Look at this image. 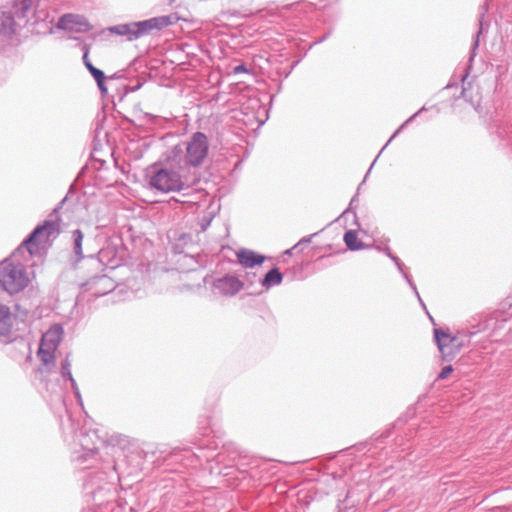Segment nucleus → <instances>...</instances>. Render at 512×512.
Masks as SVG:
<instances>
[{
  "mask_svg": "<svg viewBox=\"0 0 512 512\" xmlns=\"http://www.w3.org/2000/svg\"><path fill=\"white\" fill-rule=\"evenodd\" d=\"M165 160L166 166L154 163L149 167L147 177L150 188L162 193L180 192L189 188L190 173L172 162L167 151Z\"/></svg>",
  "mask_w": 512,
  "mask_h": 512,
  "instance_id": "nucleus-1",
  "label": "nucleus"
},
{
  "mask_svg": "<svg viewBox=\"0 0 512 512\" xmlns=\"http://www.w3.org/2000/svg\"><path fill=\"white\" fill-rule=\"evenodd\" d=\"M208 151V138L200 130L193 133L189 140L167 150L169 159L190 174L192 169H196L203 164Z\"/></svg>",
  "mask_w": 512,
  "mask_h": 512,
  "instance_id": "nucleus-2",
  "label": "nucleus"
},
{
  "mask_svg": "<svg viewBox=\"0 0 512 512\" xmlns=\"http://www.w3.org/2000/svg\"><path fill=\"white\" fill-rule=\"evenodd\" d=\"M120 480V473L118 471V464L113 461L101 469L96 468L89 471L83 480V487L87 494H90L93 499L104 491H110L111 486Z\"/></svg>",
  "mask_w": 512,
  "mask_h": 512,
  "instance_id": "nucleus-3",
  "label": "nucleus"
},
{
  "mask_svg": "<svg viewBox=\"0 0 512 512\" xmlns=\"http://www.w3.org/2000/svg\"><path fill=\"white\" fill-rule=\"evenodd\" d=\"M29 284L26 268L7 258L0 263V286L9 294L23 291Z\"/></svg>",
  "mask_w": 512,
  "mask_h": 512,
  "instance_id": "nucleus-4",
  "label": "nucleus"
},
{
  "mask_svg": "<svg viewBox=\"0 0 512 512\" xmlns=\"http://www.w3.org/2000/svg\"><path fill=\"white\" fill-rule=\"evenodd\" d=\"M60 221L61 219L57 217L56 219H46L38 224L23 240L21 245L15 249L12 257L15 258L23 249H25L30 256L33 255L34 247L37 248L41 241L48 240L52 235L60 232Z\"/></svg>",
  "mask_w": 512,
  "mask_h": 512,
  "instance_id": "nucleus-5",
  "label": "nucleus"
},
{
  "mask_svg": "<svg viewBox=\"0 0 512 512\" xmlns=\"http://www.w3.org/2000/svg\"><path fill=\"white\" fill-rule=\"evenodd\" d=\"M71 240H72V250L73 255L70 259L71 264L73 267H76L82 260L87 261V265L91 267H95L99 269L100 271L104 270V264L102 260L99 258L98 253L95 251H89V249H86V253H84L83 250V240H84V234L80 229H75L71 233Z\"/></svg>",
  "mask_w": 512,
  "mask_h": 512,
  "instance_id": "nucleus-6",
  "label": "nucleus"
},
{
  "mask_svg": "<svg viewBox=\"0 0 512 512\" xmlns=\"http://www.w3.org/2000/svg\"><path fill=\"white\" fill-rule=\"evenodd\" d=\"M178 17L175 14L153 17L147 20L133 22L135 30V39L149 34L153 30H161L177 22Z\"/></svg>",
  "mask_w": 512,
  "mask_h": 512,
  "instance_id": "nucleus-7",
  "label": "nucleus"
},
{
  "mask_svg": "<svg viewBox=\"0 0 512 512\" xmlns=\"http://www.w3.org/2000/svg\"><path fill=\"white\" fill-rule=\"evenodd\" d=\"M211 286L214 290L218 291L220 295L225 297H233L244 289V284L241 279L230 273L214 278L211 282Z\"/></svg>",
  "mask_w": 512,
  "mask_h": 512,
  "instance_id": "nucleus-8",
  "label": "nucleus"
},
{
  "mask_svg": "<svg viewBox=\"0 0 512 512\" xmlns=\"http://www.w3.org/2000/svg\"><path fill=\"white\" fill-rule=\"evenodd\" d=\"M113 142L111 134L108 130H95V136L93 139L92 157L95 161L99 162L100 166L98 169H102L105 161L96 157L99 152L106 151V153L112 155L113 153Z\"/></svg>",
  "mask_w": 512,
  "mask_h": 512,
  "instance_id": "nucleus-9",
  "label": "nucleus"
},
{
  "mask_svg": "<svg viewBox=\"0 0 512 512\" xmlns=\"http://www.w3.org/2000/svg\"><path fill=\"white\" fill-rule=\"evenodd\" d=\"M57 28L81 33L89 31L91 29V25L84 16L77 14H64L59 18Z\"/></svg>",
  "mask_w": 512,
  "mask_h": 512,
  "instance_id": "nucleus-10",
  "label": "nucleus"
},
{
  "mask_svg": "<svg viewBox=\"0 0 512 512\" xmlns=\"http://www.w3.org/2000/svg\"><path fill=\"white\" fill-rule=\"evenodd\" d=\"M433 338L443 361L451 362L458 355V353H454V347L448 342L449 332L442 328H434Z\"/></svg>",
  "mask_w": 512,
  "mask_h": 512,
  "instance_id": "nucleus-11",
  "label": "nucleus"
},
{
  "mask_svg": "<svg viewBox=\"0 0 512 512\" xmlns=\"http://www.w3.org/2000/svg\"><path fill=\"white\" fill-rule=\"evenodd\" d=\"M236 258L238 263L246 269L261 266L266 260L265 255L247 248L239 249L236 252Z\"/></svg>",
  "mask_w": 512,
  "mask_h": 512,
  "instance_id": "nucleus-12",
  "label": "nucleus"
},
{
  "mask_svg": "<svg viewBox=\"0 0 512 512\" xmlns=\"http://www.w3.org/2000/svg\"><path fill=\"white\" fill-rule=\"evenodd\" d=\"M13 340L10 309L6 305L0 304V341L3 343H11Z\"/></svg>",
  "mask_w": 512,
  "mask_h": 512,
  "instance_id": "nucleus-13",
  "label": "nucleus"
},
{
  "mask_svg": "<svg viewBox=\"0 0 512 512\" xmlns=\"http://www.w3.org/2000/svg\"><path fill=\"white\" fill-rule=\"evenodd\" d=\"M81 448L82 454L78 456V460L85 462L88 458H94L98 454V447L93 444L89 446V440H91L92 436H96L95 431L89 433H80L79 435H75Z\"/></svg>",
  "mask_w": 512,
  "mask_h": 512,
  "instance_id": "nucleus-14",
  "label": "nucleus"
},
{
  "mask_svg": "<svg viewBox=\"0 0 512 512\" xmlns=\"http://www.w3.org/2000/svg\"><path fill=\"white\" fill-rule=\"evenodd\" d=\"M14 33L15 21L11 12L0 11V42H7Z\"/></svg>",
  "mask_w": 512,
  "mask_h": 512,
  "instance_id": "nucleus-15",
  "label": "nucleus"
},
{
  "mask_svg": "<svg viewBox=\"0 0 512 512\" xmlns=\"http://www.w3.org/2000/svg\"><path fill=\"white\" fill-rule=\"evenodd\" d=\"M63 334V327L59 324H55L43 335L41 344L52 349H57L62 341Z\"/></svg>",
  "mask_w": 512,
  "mask_h": 512,
  "instance_id": "nucleus-16",
  "label": "nucleus"
},
{
  "mask_svg": "<svg viewBox=\"0 0 512 512\" xmlns=\"http://www.w3.org/2000/svg\"><path fill=\"white\" fill-rule=\"evenodd\" d=\"M283 281V274L277 266L268 270L263 277L260 278V286L265 290H269L278 286Z\"/></svg>",
  "mask_w": 512,
  "mask_h": 512,
  "instance_id": "nucleus-17",
  "label": "nucleus"
},
{
  "mask_svg": "<svg viewBox=\"0 0 512 512\" xmlns=\"http://www.w3.org/2000/svg\"><path fill=\"white\" fill-rule=\"evenodd\" d=\"M210 419L208 416H203L199 418L198 421V432L199 436H195L194 444L198 446L199 449L210 448L211 443L209 441L201 440L200 437L205 438L209 435L210 432Z\"/></svg>",
  "mask_w": 512,
  "mask_h": 512,
  "instance_id": "nucleus-18",
  "label": "nucleus"
},
{
  "mask_svg": "<svg viewBox=\"0 0 512 512\" xmlns=\"http://www.w3.org/2000/svg\"><path fill=\"white\" fill-rule=\"evenodd\" d=\"M260 278L256 272H245L241 281L244 284V288L249 290V295H260L262 293Z\"/></svg>",
  "mask_w": 512,
  "mask_h": 512,
  "instance_id": "nucleus-19",
  "label": "nucleus"
},
{
  "mask_svg": "<svg viewBox=\"0 0 512 512\" xmlns=\"http://www.w3.org/2000/svg\"><path fill=\"white\" fill-rule=\"evenodd\" d=\"M343 241H344L347 249L350 251H360V250H364V249L370 247L369 245L365 244L363 241L359 240L357 231L353 230V229L347 230L344 233Z\"/></svg>",
  "mask_w": 512,
  "mask_h": 512,
  "instance_id": "nucleus-20",
  "label": "nucleus"
},
{
  "mask_svg": "<svg viewBox=\"0 0 512 512\" xmlns=\"http://www.w3.org/2000/svg\"><path fill=\"white\" fill-rule=\"evenodd\" d=\"M493 140H497L499 147L506 150L512 158V130H495Z\"/></svg>",
  "mask_w": 512,
  "mask_h": 512,
  "instance_id": "nucleus-21",
  "label": "nucleus"
},
{
  "mask_svg": "<svg viewBox=\"0 0 512 512\" xmlns=\"http://www.w3.org/2000/svg\"><path fill=\"white\" fill-rule=\"evenodd\" d=\"M83 62L85 64V66L87 67V69L90 71V73L93 75L94 79L96 80L99 89L102 92H105L106 88L104 87V80H105L104 72L101 71L100 69L94 67L91 64V62L88 60V49L87 48L85 49V52L83 55Z\"/></svg>",
  "mask_w": 512,
  "mask_h": 512,
  "instance_id": "nucleus-22",
  "label": "nucleus"
},
{
  "mask_svg": "<svg viewBox=\"0 0 512 512\" xmlns=\"http://www.w3.org/2000/svg\"><path fill=\"white\" fill-rule=\"evenodd\" d=\"M107 446H111L112 448H119L120 450H124L126 446L129 444V439L126 435L113 433L105 440H103Z\"/></svg>",
  "mask_w": 512,
  "mask_h": 512,
  "instance_id": "nucleus-23",
  "label": "nucleus"
},
{
  "mask_svg": "<svg viewBox=\"0 0 512 512\" xmlns=\"http://www.w3.org/2000/svg\"><path fill=\"white\" fill-rule=\"evenodd\" d=\"M56 349H52L50 347H46L43 344H40L38 350V356L41 362L48 367L49 365H54V352Z\"/></svg>",
  "mask_w": 512,
  "mask_h": 512,
  "instance_id": "nucleus-24",
  "label": "nucleus"
},
{
  "mask_svg": "<svg viewBox=\"0 0 512 512\" xmlns=\"http://www.w3.org/2000/svg\"><path fill=\"white\" fill-rule=\"evenodd\" d=\"M96 283L106 284L105 290L99 292L100 295H104L108 291H111L113 289V284H112L111 279L105 274L95 275V276L91 277L90 280L84 284V286H91Z\"/></svg>",
  "mask_w": 512,
  "mask_h": 512,
  "instance_id": "nucleus-25",
  "label": "nucleus"
},
{
  "mask_svg": "<svg viewBox=\"0 0 512 512\" xmlns=\"http://www.w3.org/2000/svg\"><path fill=\"white\" fill-rule=\"evenodd\" d=\"M61 377L64 380H68L71 384V386H75L76 380L74 379L72 373H71V362L69 359V355H67L62 361H61V371H60Z\"/></svg>",
  "mask_w": 512,
  "mask_h": 512,
  "instance_id": "nucleus-26",
  "label": "nucleus"
},
{
  "mask_svg": "<svg viewBox=\"0 0 512 512\" xmlns=\"http://www.w3.org/2000/svg\"><path fill=\"white\" fill-rule=\"evenodd\" d=\"M16 13L19 17H27L33 6V0H13Z\"/></svg>",
  "mask_w": 512,
  "mask_h": 512,
  "instance_id": "nucleus-27",
  "label": "nucleus"
},
{
  "mask_svg": "<svg viewBox=\"0 0 512 512\" xmlns=\"http://www.w3.org/2000/svg\"><path fill=\"white\" fill-rule=\"evenodd\" d=\"M111 31L119 35H127L129 36V40L135 39V30L133 27V22L129 24L114 26L111 28Z\"/></svg>",
  "mask_w": 512,
  "mask_h": 512,
  "instance_id": "nucleus-28",
  "label": "nucleus"
},
{
  "mask_svg": "<svg viewBox=\"0 0 512 512\" xmlns=\"http://www.w3.org/2000/svg\"><path fill=\"white\" fill-rule=\"evenodd\" d=\"M177 243L173 246V251L175 253H183V246L187 245L188 242H192V235L187 233H181L178 236Z\"/></svg>",
  "mask_w": 512,
  "mask_h": 512,
  "instance_id": "nucleus-29",
  "label": "nucleus"
},
{
  "mask_svg": "<svg viewBox=\"0 0 512 512\" xmlns=\"http://www.w3.org/2000/svg\"><path fill=\"white\" fill-rule=\"evenodd\" d=\"M448 342L451 346L454 347V353L459 354L463 348L468 347L466 342H464L460 336H456L455 334L452 335L449 333Z\"/></svg>",
  "mask_w": 512,
  "mask_h": 512,
  "instance_id": "nucleus-30",
  "label": "nucleus"
},
{
  "mask_svg": "<svg viewBox=\"0 0 512 512\" xmlns=\"http://www.w3.org/2000/svg\"><path fill=\"white\" fill-rule=\"evenodd\" d=\"M492 321H494V318L488 317V316H484V317H481V319L478 321L477 324H472L471 328L474 331H477V333L484 332V331L489 329L490 322H492Z\"/></svg>",
  "mask_w": 512,
  "mask_h": 512,
  "instance_id": "nucleus-31",
  "label": "nucleus"
},
{
  "mask_svg": "<svg viewBox=\"0 0 512 512\" xmlns=\"http://www.w3.org/2000/svg\"><path fill=\"white\" fill-rule=\"evenodd\" d=\"M477 334V331H474L472 328H461L458 329L455 333L456 336H460L464 342H466L467 345L470 343V339Z\"/></svg>",
  "mask_w": 512,
  "mask_h": 512,
  "instance_id": "nucleus-32",
  "label": "nucleus"
},
{
  "mask_svg": "<svg viewBox=\"0 0 512 512\" xmlns=\"http://www.w3.org/2000/svg\"><path fill=\"white\" fill-rule=\"evenodd\" d=\"M392 428H388L386 429L385 431L381 432V433H374L372 435V437L370 438L369 442H372V441H376V442H382L384 439L390 437L391 435V432H392ZM368 444V441L364 442V443H361L360 445H367Z\"/></svg>",
  "mask_w": 512,
  "mask_h": 512,
  "instance_id": "nucleus-33",
  "label": "nucleus"
},
{
  "mask_svg": "<svg viewBox=\"0 0 512 512\" xmlns=\"http://www.w3.org/2000/svg\"><path fill=\"white\" fill-rule=\"evenodd\" d=\"M322 230L315 232L313 234H310L308 236H304L301 238L293 247L292 249H299V251H302L304 246L311 243L312 239L318 235Z\"/></svg>",
  "mask_w": 512,
  "mask_h": 512,
  "instance_id": "nucleus-34",
  "label": "nucleus"
},
{
  "mask_svg": "<svg viewBox=\"0 0 512 512\" xmlns=\"http://www.w3.org/2000/svg\"><path fill=\"white\" fill-rule=\"evenodd\" d=\"M401 130H395L394 134L388 139V141L386 142V144L382 147V149L379 151L378 155L376 156V158L374 159V161L372 162L369 170L367 171L366 175H368L372 169V167L374 166L375 162L377 161V159L380 157V155L382 154V152L387 148V146L398 136L399 132ZM367 176H365L366 178Z\"/></svg>",
  "mask_w": 512,
  "mask_h": 512,
  "instance_id": "nucleus-35",
  "label": "nucleus"
},
{
  "mask_svg": "<svg viewBox=\"0 0 512 512\" xmlns=\"http://www.w3.org/2000/svg\"><path fill=\"white\" fill-rule=\"evenodd\" d=\"M357 198H358V195H354L349 203V206L347 209H345L343 211V213L341 214L340 217H345L346 215H348L349 213H352L353 214V217H354V222L358 224V221H357V215H356V212L353 210V204L357 201Z\"/></svg>",
  "mask_w": 512,
  "mask_h": 512,
  "instance_id": "nucleus-36",
  "label": "nucleus"
},
{
  "mask_svg": "<svg viewBox=\"0 0 512 512\" xmlns=\"http://www.w3.org/2000/svg\"><path fill=\"white\" fill-rule=\"evenodd\" d=\"M454 371V368L451 364L445 365L439 374L437 375L436 380H444L446 379L452 372Z\"/></svg>",
  "mask_w": 512,
  "mask_h": 512,
  "instance_id": "nucleus-37",
  "label": "nucleus"
},
{
  "mask_svg": "<svg viewBox=\"0 0 512 512\" xmlns=\"http://www.w3.org/2000/svg\"><path fill=\"white\" fill-rule=\"evenodd\" d=\"M512 309V294L508 295L501 303L500 310L502 312H508Z\"/></svg>",
  "mask_w": 512,
  "mask_h": 512,
  "instance_id": "nucleus-38",
  "label": "nucleus"
},
{
  "mask_svg": "<svg viewBox=\"0 0 512 512\" xmlns=\"http://www.w3.org/2000/svg\"><path fill=\"white\" fill-rule=\"evenodd\" d=\"M400 274L402 275L403 279L407 282L409 287L412 289L414 294L418 295L417 287H416L415 283L413 282V280L411 279V276L406 271H404L403 273H400Z\"/></svg>",
  "mask_w": 512,
  "mask_h": 512,
  "instance_id": "nucleus-39",
  "label": "nucleus"
},
{
  "mask_svg": "<svg viewBox=\"0 0 512 512\" xmlns=\"http://www.w3.org/2000/svg\"><path fill=\"white\" fill-rule=\"evenodd\" d=\"M211 222H212V216L204 215L200 219V226H201L202 231H205L210 226Z\"/></svg>",
  "mask_w": 512,
  "mask_h": 512,
  "instance_id": "nucleus-40",
  "label": "nucleus"
},
{
  "mask_svg": "<svg viewBox=\"0 0 512 512\" xmlns=\"http://www.w3.org/2000/svg\"><path fill=\"white\" fill-rule=\"evenodd\" d=\"M71 388H72L73 393H74L77 401L79 402V404L83 405L81 393H80V390H79V387H78L77 383H75V386H71Z\"/></svg>",
  "mask_w": 512,
  "mask_h": 512,
  "instance_id": "nucleus-41",
  "label": "nucleus"
},
{
  "mask_svg": "<svg viewBox=\"0 0 512 512\" xmlns=\"http://www.w3.org/2000/svg\"><path fill=\"white\" fill-rule=\"evenodd\" d=\"M71 388H72L73 393H74L77 401L79 402V404L83 405L81 393H80V390H79V387H78L77 383H75V386H71Z\"/></svg>",
  "mask_w": 512,
  "mask_h": 512,
  "instance_id": "nucleus-42",
  "label": "nucleus"
},
{
  "mask_svg": "<svg viewBox=\"0 0 512 512\" xmlns=\"http://www.w3.org/2000/svg\"><path fill=\"white\" fill-rule=\"evenodd\" d=\"M248 68L244 64L237 65L233 68L234 74L247 73Z\"/></svg>",
  "mask_w": 512,
  "mask_h": 512,
  "instance_id": "nucleus-43",
  "label": "nucleus"
},
{
  "mask_svg": "<svg viewBox=\"0 0 512 512\" xmlns=\"http://www.w3.org/2000/svg\"><path fill=\"white\" fill-rule=\"evenodd\" d=\"M78 188H77V185L76 183H72L70 186H69V189H68V192L66 194V197H68L69 199L77 192Z\"/></svg>",
  "mask_w": 512,
  "mask_h": 512,
  "instance_id": "nucleus-44",
  "label": "nucleus"
},
{
  "mask_svg": "<svg viewBox=\"0 0 512 512\" xmlns=\"http://www.w3.org/2000/svg\"><path fill=\"white\" fill-rule=\"evenodd\" d=\"M388 257L391 259V261L396 265V263H398L399 261H401V259L394 255L393 253H388Z\"/></svg>",
  "mask_w": 512,
  "mask_h": 512,
  "instance_id": "nucleus-45",
  "label": "nucleus"
},
{
  "mask_svg": "<svg viewBox=\"0 0 512 512\" xmlns=\"http://www.w3.org/2000/svg\"><path fill=\"white\" fill-rule=\"evenodd\" d=\"M399 271V273H403L405 271V265L402 261H399L398 263H396L395 265Z\"/></svg>",
  "mask_w": 512,
  "mask_h": 512,
  "instance_id": "nucleus-46",
  "label": "nucleus"
},
{
  "mask_svg": "<svg viewBox=\"0 0 512 512\" xmlns=\"http://www.w3.org/2000/svg\"><path fill=\"white\" fill-rule=\"evenodd\" d=\"M377 249H378L379 251H381V252H384V253H385V255H386L387 257H388V253H392V252H391V250H390V248H389L388 246H386V247H384V248H383V247H380V246H377Z\"/></svg>",
  "mask_w": 512,
  "mask_h": 512,
  "instance_id": "nucleus-47",
  "label": "nucleus"
},
{
  "mask_svg": "<svg viewBox=\"0 0 512 512\" xmlns=\"http://www.w3.org/2000/svg\"><path fill=\"white\" fill-rule=\"evenodd\" d=\"M415 296L417 297V299H418V301H419V303H420V305H421L422 309H423L425 312H427V307H426L425 303L423 302V300H422V298H421L420 294L418 293V295H415Z\"/></svg>",
  "mask_w": 512,
  "mask_h": 512,
  "instance_id": "nucleus-48",
  "label": "nucleus"
},
{
  "mask_svg": "<svg viewBox=\"0 0 512 512\" xmlns=\"http://www.w3.org/2000/svg\"><path fill=\"white\" fill-rule=\"evenodd\" d=\"M418 114H419V112H418V113H416L415 115H413L412 117H410V118H409V119H408L404 124H402L399 128H400V129H403V128H404L407 124H409V123H410V122H411L415 117H417V116H418Z\"/></svg>",
  "mask_w": 512,
  "mask_h": 512,
  "instance_id": "nucleus-49",
  "label": "nucleus"
},
{
  "mask_svg": "<svg viewBox=\"0 0 512 512\" xmlns=\"http://www.w3.org/2000/svg\"><path fill=\"white\" fill-rule=\"evenodd\" d=\"M63 206H61L59 203L56 205V207L53 209L52 214H57L60 209H62Z\"/></svg>",
  "mask_w": 512,
  "mask_h": 512,
  "instance_id": "nucleus-50",
  "label": "nucleus"
},
{
  "mask_svg": "<svg viewBox=\"0 0 512 512\" xmlns=\"http://www.w3.org/2000/svg\"><path fill=\"white\" fill-rule=\"evenodd\" d=\"M294 250H295V249H292V247H291L290 249L285 250L284 254H285V255H288V256H291V255L293 254V251H294Z\"/></svg>",
  "mask_w": 512,
  "mask_h": 512,
  "instance_id": "nucleus-51",
  "label": "nucleus"
},
{
  "mask_svg": "<svg viewBox=\"0 0 512 512\" xmlns=\"http://www.w3.org/2000/svg\"><path fill=\"white\" fill-rule=\"evenodd\" d=\"M68 200H69V198L65 196V197H64V198L59 202V204H60L61 206H64V204H65Z\"/></svg>",
  "mask_w": 512,
  "mask_h": 512,
  "instance_id": "nucleus-52",
  "label": "nucleus"
},
{
  "mask_svg": "<svg viewBox=\"0 0 512 512\" xmlns=\"http://www.w3.org/2000/svg\"><path fill=\"white\" fill-rule=\"evenodd\" d=\"M426 314L428 315L430 321L435 324L434 318L430 315V313L427 311Z\"/></svg>",
  "mask_w": 512,
  "mask_h": 512,
  "instance_id": "nucleus-53",
  "label": "nucleus"
},
{
  "mask_svg": "<svg viewBox=\"0 0 512 512\" xmlns=\"http://www.w3.org/2000/svg\"><path fill=\"white\" fill-rule=\"evenodd\" d=\"M252 131H253V132H254V134H255V135H254V137H257V133H256V132H258V130L253 129Z\"/></svg>",
  "mask_w": 512,
  "mask_h": 512,
  "instance_id": "nucleus-54",
  "label": "nucleus"
},
{
  "mask_svg": "<svg viewBox=\"0 0 512 512\" xmlns=\"http://www.w3.org/2000/svg\"><path fill=\"white\" fill-rule=\"evenodd\" d=\"M478 46V40L475 41L474 43V49Z\"/></svg>",
  "mask_w": 512,
  "mask_h": 512,
  "instance_id": "nucleus-55",
  "label": "nucleus"
},
{
  "mask_svg": "<svg viewBox=\"0 0 512 512\" xmlns=\"http://www.w3.org/2000/svg\"><path fill=\"white\" fill-rule=\"evenodd\" d=\"M193 458L198 459L199 456L197 454L193 453Z\"/></svg>",
  "mask_w": 512,
  "mask_h": 512,
  "instance_id": "nucleus-56",
  "label": "nucleus"
},
{
  "mask_svg": "<svg viewBox=\"0 0 512 512\" xmlns=\"http://www.w3.org/2000/svg\"><path fill=\"white\" fill-rule=\"evenodd\" d=\"M178 450V448L174 449L173 454L176 455Z\"/></svg>",
  "mask_w": 512,
  "mask_h": 512,
  "instance_id": "nucleus-57",
  "label": "nucleus"
},
{
  "mask_svg": "<svg viewBox=\"0 0 512 512\" xmlns=\"http://www.w3.org/2000/svg\"><path fill=\"white\" fill-rule=\"evenodd\" d=\"M248 155H249V151H248V150H246V152H245V155H244V156H245V157H248Z\"/></svg>",
  "mask_w": 512,
  "mask_h": 512,
  "instance_id": "nucleus-58",
  "label": "nucleus"
}]
</instances>
